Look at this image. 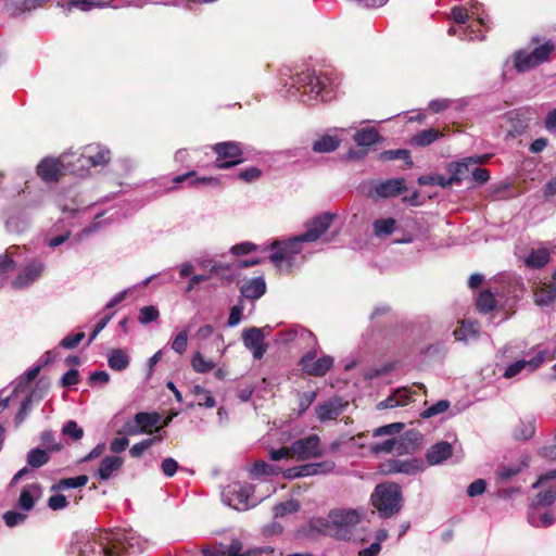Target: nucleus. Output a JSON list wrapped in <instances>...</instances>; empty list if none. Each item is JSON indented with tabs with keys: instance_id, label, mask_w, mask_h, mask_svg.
I'll list each match as a JSON object with an SVG mask.
<instances>
[{
	"instance_id": "nucleus-33",
	"label": "nucleus",
	"mask_w": 556,
	"mask_h": 556,
	"mask_svg": "<svg viewBox=\"0 0 556 556\" xmlns=\"http://www.w3.org/2000/svg\"><path fill=\"white\" fill-rule=\"evenodd\" d=\"M26 460L31 468H40L50 460V455L46 450L33 448L27 453Z\"/></svg>"
},
{
	"instance_id": "nucleus-43",
	"label": "nucleus",
	"mask_w": 556,
	"mask_h": 556,
	"mask_svg": "<svg viewBox=\"0 0 556 556\" xmlns=\"http://www.w3.org/2000/svg\"><path fill=\"white\" fill-rule=\"evenodd\" d=\"M159 317L160 312L155 306H143L139 311L138 321L141 325H148L149 323L155 321Z\"/></svg>"
},
{
	"instance_id": "nucleus-6",
	"label": "nucleus",
	"mask_w": 556,
	"mask_h": 556,
	"mask_svg": "<svg viewBox=\"0 0 556 556\" xmlns=\"http://www.w3.org/2000/svg\"><path fill=\"white\" fill-rule=\"evenodd\" d=\"M291 452L298 460H306L311 458L321 457L324 452L320 447V439L317 434L295 440L290 445Z\"/></svg>"
},
{
	"instance_id": "nucleus-59",
	"label": "nucleus",
	"mask_w": 556,
	"mask_h": 556,
	"mask_svg": "<svg viewBox=\"0 0 556 556\" xmlns=\"http://www.w3.org/2000/svg\"><path fill=\"white\" fill-rule=\"evenodd\" d=\"M485 488H486V482L483 479H477L476 481L470 483L469 486L467 488V494L470 497L481 495L482 493H484Z\"/></svg>"
},
{
	"instance_id": "nucleus-19",
	"label": "nucleus",
	"mask_w": 556,
	"mask_h": 556,
	"mask_svg": "<svg viewBox=\"0 0 556 556\" xmlns=\"http://www.w3.org/2000/svg\"><path fill=\"white\" fill-rule=\"evenodd\" d=\"M453 454V446L446 441L438 442L429 447L426 454L427 462L431 466L440 465Z\"/></svg>"
},
{
	"instance_id": "nucleus-57",
	"label": "nucleus",
	"mask_w": 556,
	"mask_h": 556,
	"mask_svg": "<svg viewBox=\"0 0 556 556\" xmlns=\"http://www.w3.org/2000/svg\"><path fill=\"white\" fill-rule=\"evenodd\" d=\"M534 434V426L529 422L528 425H525V424H520L516 429H515V438L517 440H528L530 438H532V435Z\"/></svg>"
},
{
	"instance_id": "nucleus-12",
	"label": "nucleus",
	"mask_w": 556,
	"mask_h": 556,
	"mask_svg": "<svg viewBox=\"0 0 556 556\" xmlns=\"http://www.w3.org/2000/svg\"><path fill=\"white\" fill-rule=\"evenodd\" d=\"M407 190L404 178H391L375 184L372 190L368 193L369 198L388 199L396 197Z\"/></svg>"
},
{
	"instance_id": "nucleus-64",
	"label": "nucleus",
	"mask_w": 556,
	"mask_h": 556,
	"mask_svg": "<svg viewBox=\"0 0 556 556\" xmlns=\"http://www.w3.org/2000/svg\"><path fill=\"white\" fill-rule=\"evenodd\" d=\"M79 382V372L77 369H70L61 379L63 387H72Z\"/></svg>"
},
{
	"instance_id": "nucleus-36",
	"label": "nucleus",
	"mask_w": 556,
	"mask_h": 556,
	"mask_svg": "<svg viewBox=\"0 0 556 556\" xmlns=\"http://www.w3.org/2000/svg\"><path fill=\"white\" fill-rule=\"evenodd\" d=\"M194 172H189L182 175H178L174 178L175 184H181L184 181H188L190 186H195L199 184H212L217 185V179L213 177H194Z\"/></svg>"
},
{
	"instance_id": "nucleus-15",
	"label": "nucleus",
	"mask_w": 556,
	"mask_h": 556,
	"mask_svg": "<svg viewBox=\"0 0 556 556\" xmlns=\"http://www.w3.org/2000/svg\"><path fill=\"white\" fill-rule=\"evenodd\" d=\"M346 406L348 402L343 401L341 397L334 396L324 403L318 404L315 410L318 420L325 422L336 419L343 413Z\"/></svg>"
},
{
	"instance_id": "nucleus-29",
	"label": "nucleus",
	"mask_w": 556,
	"mask_h": 556,
	"mask_svg": "<svg viewBox=\"0 0 556 556\" xmlns=\"http://www.w3.org/2000/svg\"><path fill=\"white\" fill-rule=\"evenodd\" d=\"M548 260L549 251L545 248H541L538 250H532L528 257L525 260V263L528 267L541 268L548 262Z\"/></svg>"
},
{
	"instance_id": "nucleus-8",
	"label": "nucleus",
	"mask_w": 556,
	"mask_h": 556,
	"mask_svg": "<svg viewBox=\"0 0 556 556\" xmlns=\"http://www.w3.org/2000/svg\"><path fill=\"white\" fill-rule=\"evenodd\" d=\"M488 156H468L463 159L459 162H451L446 166V170L450 173L448 179L451 180V186L454 184L460 182L465 179L469 174H471L470 167L477 164H483L486 162Z\"/></svg>"
},
{
	"instance_id": "nucleus-24",
	"label": "nucleus",
	"mask_w": 556,
	"mask_h": 556,
	"mask_svg": "<svg viewBox=\"0 0 556 556\" xmlns=\"http://www.w3.org/2000/svg\"><path fill=\"white\" fill-rule=\"evenodd\" d=\"M358 147H370L381 140V136L375 127L357 130L353 137Z\"/></svg>"
},
{
	"instance_id": "nucleus-21",
	"label": "nucleus",
	"mask_w": 556,
	"mask_h": 556,
	"mask_svg": "<svg viewBox=\"0 0 556 556\" xmlns=\"http://www.w3.org/2000/svg\"><path fill=\"white\" fill-rule=\"evenodd\" d=\"M230 493L233 495L232 498L228 500V505L237 510H245L250 507L249 498L252 495L250 486L235 485Z\"/></svg>"
},
{
	"instance_id": "nucleus-60",
	"label": "nucleus",
	"mask_w": 556,
	"mask_h": 556,
	"mask_svg": "<svg viewBox=\"0 0 556 556\" xmlns=\"http://www.w3.org/2000/svg\"><path fill=\"white\" fill-rule=\"evenodd\" d=\"M84 338H85L84 332H77L75 334L67 336V337L63 338L60 344H61V346H63L65 349H74L75 346H77L80 343V341Z\"/></svg>"
},
{
	"instance_id": "nucleus-4",
	"label": "nucleus",
	"mask_w": 556,
	"mask_h": 556,
	"mask_svg": "<svg viewBox=\"0 0 556 556\" xmlns=\"http://www.w3.org/2000/svg\"><path fill=\"white\" fill-rule=\"evenodd\" d=\"M132 538L124 530L103 531L98 536L101 553L104 556H121L123 552L132 547Z\"/></svg>"
},
{
	"instance_id": "nucleus-13",
	"label": "nucleus",
	"mask_w": 556,
	"mask_h": 556,
	"mask_svg": "<svg viewBox=\"0 0 556 556\" xmlns=\"http://www.w3.org/2000/svg\"><path fill=\"white\" fill-rule=\"evenodd\" d=\"M110 150L99 144L86 146L79 157V162H81V167L104 166L110 162Z\"/></svg>"
},
{
	"instance_id": "nucleus-2",
	"label": "nucleus",
	"mask_w": 556,
	"mask_h": 556,
	"mask_svg": "<svg viewBox=\"0 0 556 556\" xmlns=\"http://www.w3.org/2000/svg\"><path fill=\"white\" fill-rule=\"evenodd\" d=\"M363 517L364 511L361 509H332L327 517V532L338 539H350L353 530L362 521Z\"/></svg>"
},
{
	"instance_id": "nucleus-40",
	"label": "nucleus",
	"mask_w": 556,
	"mask_h": 556,
	"mask_svg": "<svg viewBox=\"0 0 556 556\" xmlns=\"http://www.w3.org/2000/svg\"><path fill=\"white\" fill-rule=\"evenodd\" d=\"M395 219H378L374 223V232L377 237L390 236L395 229Z\"/></svg>"
},
{
	"instance_id": "nucleus-62",
	"label": "nucleus",
	"mask_w": 556,
	"mask_h": 556,
	"mask_svg": "<svg viewBox=\"0 0 556 556\" xmlns=\"http://www.w3.org/2000/svg\"><path fill=\"white\" fill-rule=\"evenodd\" d=\"M161 468L166 477H173L178 469V463L174 458L167 457L162 462Z\"/></svg>"
},
{
	"instance_id": "nucleus-22",
	"label": "nucleus",
	"mask_w": 556,
	"mask_h": 556,
	"mask_svg": "<svg viewBox=\"0 0 556 556\" xmlns=\"http://www.w3.org/2000/svg\"><path fill=\"white\" fill-rule=\"evenodd\" d=\"M124 459L119 456H105L99 466L98 477L100 480H108L112 475L121 469Z\"/></svg>"
},
{
	"instance_id": "nucleus-9",
	"label": "nucleus",
	"mask_w": 556,
	"mask_h": 556,
	"mask_svg": "<svg viewBox=\"0 0 556 556\" xmlns=\"http://www.w3.org/2000/svg\"><path fill=\"white\" fill-rule=\"evenodd\" d=\"M265 329L270 328L268 326L265 328L251 327L242 333L244 346L252 352L253 357L256 359L262 358L267 351V344L264 342Z\"/></svg>"
},
{
	"instance_id": "nucleus-55",
	"label": "nucleus",
	"mask_w": 556,
	"mask_h": 556,
	"mask_svg": "<svg viewBox=\"0 0 556 556\" xmlns=\"http://www.w3.org/2000/svg\"><path fill=\"white\" fill-rule=\"evenodd\" d=\"M31 402H33L31 395H28L22 402L20 410L16 414L15 419H14L16 426H20L25 420V418L27 417V415H28V413H29V410L31 408Z\"/></svg>"
},
{
	"instance_id": "nucleus-17",
	"label": "nucleus",
	"mask_w": 556,
	"mask_h": 556,
	"mask_svg": "<svg viewBox=\"0 0 556 556\" xmlns=\"http://www.w3.org/2000/svg\"><path fill=\"white\" fill-rule=\"evenodd\" d=\"M544 359L545 352H540L529 361H517L506 368L505 372L503 374V377L506 379L514 378L525 369H527L529 372H533L543 364Z\"/></svg>"
},
{
	"instance_id": "nucleus-45",
	"label": "nucleus",
	"mask_w": 556,
	"mask_h": 556,
	"mask_svg": "<svg viewBox=\"0 0 556 556\" xmlns=\"http://www.w3.org/2000/svg\"><path fill=\"white\" fill-rule=\"evenodd\" d=\"M418 184L421 186L437 185L446 188L451 186V180L442 175H424L418 178Z\"/></svg>"
},
{
	"instance_id": "nucleus-54",
	"label": "nucleus",
	"mask_w": 556,
	"mask_h": 556,
	"mask_svg": "<svg viewBox=\"0 0 556 556\" xmlns=\"http://www.w3.org/2000/svg\"><path fill=\"white\" fill-rule=\"evenodd\" d=\"M404 428L402 422H393L379 428H376L372 432L374 437L389 435L400 432Z\"/></svg>"
},
{
	"instance_id": "nucleus-10",
	"label": "nucleus",
	"mask_w": 556,
	"mask_h": 556,
	"mask_svg": "<svg viewBox=\"0 0 556 556\" xmlns=\"http://www.w3.org/2000/svg\"><path fill=\"white\" fill-rule=\"evenodd\" d=\"M334 218L336 215L328 212L317 215L306 224V231L301 235V238L306 242L318 240L329 229Z\"/></svg>"
},
{
	"instance_id": "nucleus-26",
	"label": "nucleus",
	"mask_w": 556,
	"mask_h": 556,
	"mask_svg": "<svg viewBox=\"0 0 556 556\" xmlns=\"http://www.w3.org/2000/svg\"><path fill=\"white\" fill-rule=\"evenodd\" d=\"M535 303L540 306H548L556 300V285L543 283L534 293Z\"/></svg>"
},
{
	"instance_id": "nucleus-32",
	"label": "nucleus",
	"mask_w": 556,
	"mask_h": 556,
	"mask_svg": "<svg viewBox=\"0 0 556 556\" xmlns=\"http://www.w3.org/2000/svg\"><path fill=\"white\" fill-rule=\"evenodd\" d=\"M137 424L142 428V433H151L152 428L156 427L160 421V415L157 413H138L136 414Z\"/></svg>"
},
{
	"instance_id": "nucleus-56",
	"label": "nucleus",
	"mask_w": 556,
	"mask_h": 556,
	"mask_svg": "<svg viewBox=\"0 0 556 556\" xmlns=\"http://www.w3.org/2000/svg\"><path fill=\"white\" fill-rule=\"evenodd\" d=\"M271 248L276 249V251L269 256L273 263H275L278 267L281 266L282 261H286L288 263L287 252L286 250H283L280 242H274L271 244Z\"/></svg>"
},
{
	"instance_id": "nucleus-41",
	"label": "nucleus",
	"mask_w": 556,
	"mask_h": 556,
	"mask_svg": "<svg viewBox=\"0 0 556 556\" xmlns=\"http://www.w3.org/2000/svg\"><path fill=\"white\" fill-rule=\"evenodd\" d=\"M88 482V477L86 475H81L75 478H66L59 481L56 485L52 486V490H65L70 488H80L86 485Z\"/></svg>"
},
{
	"instance_id": "nucleus-50",
	"label": "nucleus",
	"mask_w": 556,
	"mask_h": 556,
	"mask_svg": "<svg viewBox=\"0 0 556 556\" xmlns=\"http://www.w3.org/2000/svg\"><path fill=\"white\" fill-rule=\"evenodd\" d=\"M111 0H72L70 7L79 8L83 11H88L94 7H104L110 4Z\"/></svg>"
},
{
	"instance_id": "nucleus-27",
	"label": "nucleus",
	"mask_w": 556,
	"mask_h": 556,
	"mask_svg": "<svg viewBox=\"0 0 556 556\" xmlns=\"http://www.w3.org/2000/svg\"><path fill=\"white\" fill-rule=\"evenodd\" d=\"M341 140L337 136L325 135L313 143V150L317 153H329L337 150Z\"/></svg>"
},
{
	"instance_id": "nucleus-44",
	"label": "nucleus",
	"mask_w": 556,
	"mask_h": 556,
	"mask_svg": "<svg viewBox=\"0 0 556 556\" xmlns=\"http://www.w3.org/2000/svg\"><path fill=\"white\" fill-rule=\"evenodd\" d=\"M193 394L198 397V404L204 405L205 407L212 408L216 405L214 397L211 393L200 386L193 387Z\"/></svg>"
},
{
	"instance_id": "nucleus-18",
	"label": "nucleus",
	"mask_w": 556,
	"mask_h": 556,
	"mask_svg": "<svg viewBox=\"0 0 556 556\" xmlns=\"http://www.w3.org/2000/svg\"><path fill=\"white\" fill-rule=\"evenodd\" d=\"M42 271L43 265L39 262H33L18 274V276L13 280L12 285L16 289L25 288L38 279Z\"/></svg>"
},
{
	"instance_id": "nucleus-3",
	"label": "nucleus",
	"mask_w": 556,
	"mask_h": 556,
	"mask_svg": "<svg viewBox=\"0 0 556 556\" xmlns=\"http://www.w3.org/2000/svg\"><path fill=\"white\" fill-rule=\"evenodd\" d=\"M555 50L552 41H546L532 51L519 50L514 54L515 68L520 72L530 71L549 59Z\"/></svg>"
},
{
	"instance_id": "nucleus-16",
	"label": "nucleus",
	"mask_w": 556,
	"mask_h": 556,
	"mask_svg": "<svg viewBox=\"0 0 556 556\" xmlns=\"http://www.w3.org/2000/svg\"><path fill=\"white\" fill-rule=\"evenodd\" d=\"M64 164L60 159L46 157L37 166V175L45 181H58Z\"/></svg>"
},
{
	"instance_id": "nucleus-35",
	"label": "nucleus",
	"mask_w": 556,
	"mask_h": 556,
	"mask_svg": "<svg viewBox=\"0 0 556 556\" xmlns=\"http://www.w3.org/2000/svg\"><path fill=\"white\" fill-rule=\"evenodd\" d=\"M334 462L324 460L320 463L303 465L304 473L308 476L329 473L334 469Z\"/></svg>"
},
{
	"instance_id": "nucleus-5",
	"label": "nucleus",
	"mask_w": 556,
	"mask_h": 556,
	"mask_svg": "<svg viewBox=\"0 0 556 556\" xmlns=\"http://www.w3.org/2000/svg\"><path fill=\"white\" fill-rule=\"evenodd\" d=\"M217 154L216 167L229 168L242 162V149L239 143L233 141L219 142L213 147Z\"/></svg>"
},
{
	"instance_id": "nucleus-39",
	"label": "nucleus",
	"mask_w": 556,
	"mask_h": 556,
	"mask_svg": "<svg viewBox=\"0 0 556 556\" xmlns=\"http://www.w3.org/2000/svg\"><path fill=\"white\" fill-rule=\"evenodd\" d=\"M191 366L197 372H208L215 367V363L206 359L200 352H197L191 359Z\"/></svg>"
},
{
	"instance_id": "nucleus-53",
	"label": "nucleus",
	"mask_w": 556,
	"mask_h": 556,
	"mask_svg": "<svg viewBox=\"0 0 556 556\" xmlns=\"http://www.w3.org/2000/svg\"><path fill=\"white\" fill-rule=\"evenodd\" d=\"M450 407V402L446 400H441L437 402L434 405L430 406L429 408L425 409L420 417L422 418H430L432 416H435L438 414L444 413Z\"/></svg>"
},
{
	"instance_id": "nucleus-25",
	"label": "nucleus",
	"mask_w": 556,
	"mask_h": 556,
	"mask_svg": "<svg viewBox=\"0 0 556 556\" xmlns=\"http://www.w3.org/2000/svg\"><path fill=\"white\" fill-rule=\"evenodd\" d=\"M528 465H529V457H523L521 460H519L517 463H514L510 465H505V466H500L496 471L497 478L502 481H509L513 477L518 475L522 469L528 467Z\"/></svg>"
},
{
	"instance_id": "nucleus-7",
	"label": "nucleus",
	"mask_w": 556,
	"mask_h": 556,
	"mask_svg": "<svg viewBox=\"0 0 556 556\" xmlns=\"http://www.w3.org/2000/svg\"><path fill=\"white\" fill-rule=\"evenodd\" d=\"M333 358L329 355L316 359V351L307 352L301 359V369L309 376H325L332 367Z\"/></svg>"
},
{
	"instance_id": "nucleus-49",
	"label": "nucleus",
	"mask_w": 556,
	"mask_h": 556,
	"mask_svg": "<svg viewBox=\"0 0 556 556\" xmlns=\"http://www.w3.org/2000/svg\"><path fill=\"white\" fill-rule=\"evenodd\" d=\"M40 439L48 452H59L63 447L62 444L55 442L52 430L42 431Z\"/></svg>"
},
{
	"instance_id": "nucleus-51",
	"label": "nucleus",
	"mask_w": 556,
	"mask_h": 556,
	"mask_svg": "<svg viewBox=\"0 0 556 556\" xmlns=\"http://www.w3.org/2000/svg\"><path fill=\"white\" fill-rule=\"evenodd\" d=\"M299 504L298 502L291 500L285 503H280L274 507V516L277 517H283L287 514H291L294 511H298Z\"/></svg>"
},
{
	"instance_id": "nucleus-48",
	"label": "nucleus",
	"mask_w": 556,
	"mask_h": 556,
	"mask_svg": "<svg viewBox=\"0 0 556 556\" xmlns=\"http://www.w3.org/2000/svg\"><path fill=\"white\" fill-rule=\"evenodd\" d=\"M189 328L190 326L181 330L172 342V349L178 354H182L187 350Z\"/></svg>"
},
{
	"instance_id": "nucleus-46",
	"label": "nucleus",
	"mask_w": 556,
	"mask_h": 556,
	"mask_svg": "<svg viewBox=\"0 0 556 556\" xmlns=\"http://www.w3.org/2000/svg\"><path fill=\"white\" fill-rule=\"evenodd\" d=\"M161 440H162L161 437H153V438L143 440V441L132 445L129 453L132 457H140L150 446H152L155 442H160Z\"/></svg>"
},
{
	"instance_id": "nucleus-28",
	"label": "nucleus",
	"mask_w": 556,
	"mask_h": 556,
	"mask_svg": "<svg viewBox=\"0 0 556 556\" xmlns=\"http://www.w3.org/2000/svg\"><path fill=\"white\" fill-rule=\"evenodd\" d=\"M476 306L479 313L488 314L496 306L494 294L490 290H483L478 294Z\"/></svg>"
},
{
	"instance_id": "nucleus-11",
	"label": "nucleus",
	"mask_w": 556,
	"mask_h": 556,
	"mask_svg": "<svg viewBox=\"0 0 556 556\" xmlns=\"http://www.w3.org/2000/svg\"><path fill=\"white\" fill-rule=\"evenodd\" d=\"M305 92L309 93V99H318L326 101L329 91L326 88V77L317 75L315 71H307L302 73L301 79Z\"/></svg>"
},
{
	"instance_id": "nucleus-23",
	"label": "nucleus",
	"mask_w": 556,
	"mask_h": 556,
	"mask_svg": "<svg viewBox=\"0 0 556 556\" xmlns=\"http://www.w3.org/2000/svg\"><path fill=\"white\" fill-rule=\"evenodd\" d=\"M457 341L467 342L479 336V324L477 320H463L460 327L453 332Z\"/></svg>"
},
{
	"instance_id": "nucleus-37",
	"label": "nucleus",
	"mask_w": 556,
	"mask_h": 556,
	"mask_svg": "<svg viewBox=\"0 0 556 556\" xmlns=\"http://www.w3.org/2000/svg\"><path fill=\"white\" fill-rule=\"evenodd\" d=\"M528 521L533 527H536V528H539V527H548V526L554 523L555 517L551 513H543L541 515H538L535 513V509L531 508L529 514H528Z\"/></svg>"
},
{
	"instance_id": "nucleus-30",
	"label": "nucleus",
	"mask_w": 556,
	"mask_h": 556,
	"mask_svg": "<svg viewBox=\"0 0 556 556\" xmlns=\"http://www.w3.org/2000/svg\"><path fill=\"white\" fill-rule=\"evenodd\" d=\"M441 136L442 134L438 129H425L416 134L413 137L412 142L417 147H427L439 139Z\"/></svg>"
},
{
	"instance_id": "nucleus-47",
	"label": "nucleus",
	"mask_w": 556,
	"mask_h": 556,
	"mask_svg": "<svg viewBox=\"0 0 556 556\" xmlns=\"http://www.w3.org/2000/svg\"><path fill=\"white\" fill-rule=\"evenodd\" d=\"M37 486L36 485H29L27 488H24L20 494V498H18V506L28 511L30 509H33L34 505H35V500H34V496L31 495L30 493V489H36Z\"/></svg>"
},
{
	"instance_id": "nucleus-20",
	"label": "nucleus",
	"mask_w": 556,
	"mask_h": 556,
	"mask_svg": "<svg viewBox=\"0 0 556 556\" xmlns=\"http://www.w3.org/2000/svg\"><path fill=\"white\" fill-rule=\"evenodd\" d=\"M266 292V282L263 277L250 279L243 283L240 293L249 300H257Z\"/></svg>"
},
{
	"instance_id": "nucleus-14",
	"label": "nucleus",
	"mask_w": 556,
	"mask_h": 556,
	"mask_svg": "<svg viewBox=\"0 0 556 556\" xmlns=\"http://www.w3.org/2000/svg\"><path fill=\"white\" fill-rule=\"evenodd\" d=\"M384 473L415 475L422 470L421 462L417 458L396 459L391 458L382 464Z\"/></svg>"
},
{
	"instance_id": "nucleus-63",
	"label": "nucleus",
	"mask_w": 556,
	"mask_h": 556,
	"mask_svg": "<svg viewBox=\"0 0 556 556\" xmlns=\"http://www.w3.org/2000/svg\"><path fill=\"white\" fill-rule=\"evenodd\" d=\"M261 174L262 173L257 167H250L245 170L240 172L238 177L245 182H252L258 179L261 177Z\"/></svg>"
},
{
	"instance_id": "nucleus-34",
	"label": "nucleus",
	"mask_w": 556,
	"mask_h": 556,
	"mask_svg": "<svg viewBox=\"0 0 556 556\" xmlns=\"http://www.w3.org/2000/svg\"><path fill=\"white\" fill-rule=\"evenodd\" d=\"M556 501V488L551 486L543 492H539L531 504V508L545 507L552 505Z\"/></svg>"
},
{
	"instance_id": "nucleus-1",
	"label": "nucleus",
	"mask_w": 556,
	"mask_h": 556,
	"mask_svg": "<svg viewBox=\"0 0 556 556\" xmlns=\"http://www.w3.org/2000/svg\"><path fill=\"white\" fill-rule=\"evenodd\" d=\"M370 502L382 518H390L402 509L403 496L399 484L386 482L378 484L371 496Z\"/></svg>"
},
{
	"instance_id": "nucleus-42",
	"label": "nucleus",
	"mask_w": 556,
	"mask_h": 556,
	"mask_svg": "<svg viewBox=\"0 0 556 556\" xmlns=\"http://www.w3.org/2000/svg\"><path fill=\"white\" fill-rule=\"evenodd\" d=\"M380 159L392 161V160H404L409 166L413 165L410 160L409 151L406 149L387 150L380 153Z\"/></svg>"
},
{
	"instance_id": "nucleus-52",
	"label": "nucleus",
	"mask_w": 556,
	"mask_h": 556,
	"mask_svg": "<svg viewBox=\"0 0 556 556\" xmlns=\"http://www.w3.org/2000/svg\"><path fill=\"white\" fill-rule=\"evenodd\" d=\"M62 433L64 435H68L70 438H72L73 440L75 441H78L83 438L84 435V430L83 428H80L76 421L74 420H70L67 421L63 429H62Z\"/></svg>"
},
{
	"instance_id": "nucleus-58",
	"label": "nucleus",
	"mask_w": 556,
	"mask_h": 556,
	"mask_svg": "<svg viewBox=\"0 0 556 556\" xmlns=\"http://www.w3.org/2000/svg\"><path fill=\"white\" fill-rule=\"evenodd\" d=\"M25 519H26V515L25 514L18 513V511H14V510L7 511L3 515V520H4V522H5V525L8 527L17 526V525L24 522Z\"/></svg>"
},
{
	"instance_id": "nucleus-61",
	"label": "nucleus",
	"mask_w": 556,
	"mask_h": 556,
	"mask_svg": "<svg viewBox=\"0 0 556 556\" xmlns=\"http://www.w3.org/2000/svg\"><path fill=\"white\" fill-rule=\"evenodd\" d=\"M315 399H316L315 391H308V392L302 393L299 399L300 413L305 412L313 404Z\"/></svg>"
},
{
	"instance_id": "nucleus-38",
	"label": "nucleus",
	"mask_w": 556,
	"mask_h": 556,
	"mask_svg": "<svg viewBox=\"0 0 556 556\" xmlns=\"http://www.w3.org/2000/svg\"><path fill=\"white\" fill-rule=\"evenodd\" d=\"M303 242H306V241L301 238V235L290 239L289 241L280 242L282 248H283V250H286V252H287V257H288V264L289 265H291V263L293 261V256L295 254H299L302 251V245L301 244Z\"/></svg>"
},
{
	"instance_id": "nucleus-31",
	"label": "nucleus",
	"mask_w": 556,
	"mask_h": 556,
	"mask_svg": "<svg viewBox=\"0 0 556 556\" xmlns=\"http://www.w3.org/2000/svg\"><path fill=\"white\" fill-rule=\"evenodd\" d=\"M109 366L113 370H124L129 364V357L127 353L122 349L113 350L108 359Z\"/></svg>"
}]
</instances>
